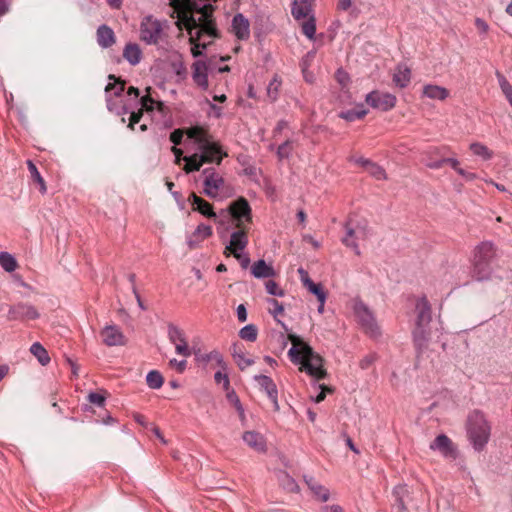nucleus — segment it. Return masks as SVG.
Returning a JSON list of instances; mask_svg holds the SVG:
<instances>
[{
  "label": "nucleus",
  "instance_id": "nucleus-50",
  "mask_svg": "<svg viewBox=\"0 0 512 512\" xmlns=\"http://www.w3.org/2000/svg\"><path fill=\"white\" fill-rule=\"evenodd\" d=\"M285 488L290 492L298 491V485L289 475L284 474Z\"/></svg>",
  "mask_w": 512,
  "mask_h": 512
},
{
  "label": "nucleus",
  "instance_id": "nucleus-21",
  "mask_svg": "<svg viewBox=\"0 0 512 512\" xmlns=\"http://www.w3.org/2000/svg\"><path fill=\"white\" fill-rule=\"evenodd\" d=\"M243 441L252 449L257 452H264L266 449V442L264 437L255 431H247L242 436Z\"/></svg>",
  "mask_w": 512,
  "mask_h": 512
},
{
  "label": "nucleus",
  "instance_id": "nucleus-27",
  "mask_svg": "<svg viewBox=\"0 0 512 512\" xmlns=\"http://www.w3.org/2000/svg\"><path fill=\"white\" fill-rule=\"evenodd\" d=\"M423 96L443 101L449 96V91L445 87L428 84L423 87Z\"/></svg>",
  "mask_w": 512,
  "mask_h": 512
},
{
  "label": "nucleus",
  "instance_id": "nucleus-53",
  "mask_svg": "<svg viewBox=\"0 0 512 512\" xmlns=\"http://www.w3.org/2000/svg\"><path fill=\"white\" fill-rule=\"evenodd\" d=\"M214 379L217 383H224V387L227 389L229 387V378L226 373H222L221 371H218L214 375Z\"/></svg>",
  "mask_w": 512,
  "mask_h": 512
},
{
  "label": "nucleus",
  "instance_id": "nucleus-15",
  "mask_svg": "<svg viewBox=\"0 0 512 512\" xmlns=\"http://www.w3.org/2000/svg\"><path fill=\"white\" fill-rule=\"evenodd\" d=\"M102 342L109 347L123 346L127 339L121 329L116 325H106L100 331Z\"/></svg>",
  "mask_w": 512,
  "mask_h": 512
},
{
  "label": "nucleus",
  "instance_id": "nucleus-23",
  "mask_svg": "<svg viewBox=\"0 0 512 512\" xmlns=\"http://www.w3.org/2000/svg\"><path fill=\"white\" fill-rule=\"evenodd\" d=\"M192 200V204L194 205V210L200 212L202 215L208 218H216V213L213 211L212 205L197 196L195 193H192L190 196Z\"/></svg>",
  "mask_w": 512,
  "mask_h": 512
},
{
  "label": "nucleus",
  "instance_id": "nucleus-31",
  "mask_svg": "<svg viewBox=\"0 0 512 512\" xmlns=\"http://www.w3.org/2000/svg\"><path fill=\"white\" fill-rule=\"evenodd\" d=\"M281 85V78L277 74H275L267 86V97L270 99L271 102H274L278 99Z\"/></svg>",
  "mask_w": 512,
  "mask_h": 512
},
{
  "label": "nucleus",
  "instance_id": "nucleus-61",
  "mask_svg": "<svg viewBox=\"0 0 512 512\" xmlns=\"http://www.w3.org/2000/svg\"><path fill=\"white\" fill-rule=\"evenodd\" d=\"M228 398L235 404V407L236 409L241 413L243 414V408H242V405L240 403V400L239 398L235 395V394H229L228 395Z\"/></svg>",
  "mask_w": 512,
  "mask_h": 512
},
{
  "label": "nucleus",
  "instance_id": "nucleus-18",
  "mask_svg": "<svg viewBox=\"0 0 512 512\" xmlns=\"http://www.w3.org/2000/svg\"><path fill=\"white\" fill-rule=\"evenodd\" d=\"M430 449L438 450L444 457L455 459L457 456L451 440L444 434L435 438V440L430 444Z\"/></svg>",
  "mask_w": 512,
  "mask_h": 512
},
{
  "label": "nucleus",
  "instance_id": "nucleus-1",
  "mask_svg": "<svg viewBox=\"0 0 512 512\" xmlns=\"http://www.w3.org/2000/svg\"><path fill=\"white\" fill-rule=\"evenodd\" d=\"M187 134L189 138L194 139L199 144V153L183 158L185 161L184 171L186 173L198 171L205 163H216L219 165L223 157L227 155L222 153L221 148L216 143L208 139V136L201 128H191Z\"/></svg>",
  "mask_w": 512,
  "mask_h": 512
},
{
  "label": "nucleus",
  "instance_id": "nucleus-40",
  "mask_svg": "<svg viewBox=\"0 0 512 512\" xmlns=\"http://www.w3.org/2000/svg\"><path fill=\"white\" fill-rule=\"evenodd\" d=\"M366 171L369 173L370 176H372L376 180H386L387 179V174H386L385 169L375 162H372L371 164H369V167Z\"/></svg>",
  "mask_w": 512,
  "mask_h": 512
},
{
  "label": "nucleus",
  "instance_id": "nucleus-11",
  "mask_svg": "<svg viewBox=\"0 0 512 512\" xmlns=\"http://www.w3.org/2000/svg\"><path fill=\"white\" fill-rule=\"evenodd\" d=\"M167 328L168 338L170 342L175 345L176 353L184 357H189L191 350L188 346L184 331L172 323L168 324Z\"/></svg>",
  "mask_w": 512,
  "mask_h": 512
},
{
  "label": "nucleus",
  "instance_id": "nucleus-30",
  "mask_svg": "<svg viewBox=\"0 0 512 512\" xmlns=\"http://www.w3.org/2000/svg\"><path fill=\"white\" fill-rule=\"evenodd\" d=\"M30 352L37 358L42 366H46L50 362L47 350L39 343L35 342L30 347Z\"/></svg>",
  "mask_w": 512,
  "mask_h": 512
},
{
  "label": "nucleus",
  "instance_id": "nucleus-48",
  "mask_svg": "<svg viewBox=\"0 0 512 512\" xmlns=\"http://www.w3.org/2000/svg\"><path fill=\"white\" fill-rule=\"evenodd\" d=\"M377 359V355L375 353H370L364 356L359 363L361 369H368Z\"/></svg>",
  "mask_w": 512,
  "mask_h": 512
},
{
  "label": "nucleus",
  "instance_id": "nucleus-25",
  "mask_svg": "<svg viewBox=\"0 0 512 512\" xmlns=\"http://www.w3.org/2000/svg\"><path fill=\"white\" fill-rule=\"evenodd\" d=\"M411 80V71L410 69L403 64L397 66L395 73L393 75V82L396 86L400 88H405L408 86Z\"/></svg>",
  "mask_w": 512,
  "mask_h": 512
},
{
  "label": "nucleus",
  "instance_id": "nucleus-49",
  "mask_svg": "<svg viewBox=\"0 0 512 512\" xmlns=\"http://www.w3.org/2000/svg\"><path fill=\"white\" fill-rule=\"evenodd\" d=\"M88 400L90 403L95 404L99 407H102L105 402V396L101 395L99 393L92 392V393H89Z\"/></svg>",
  "mask_w": 512,
  "mask_h": 512
},
{
  "label": "nucleus",
  "instance_id": "nucleus-29",
  "mask_svg": "<svg viewBox=\"0 0 512 512\" xmlns=\"http://www.w3.org/2000/svg\"><path fill=\"white\" fill-rule=\"evenodd\" d=\"M211 235H212L211 226L205 225V224H200L197 226L196 230L193 233V237H196L197 240L189 239L187 244L191 249H193L198 245L199 242L210 237Z\"/></svg>",
  "mask_w": 512,
  "mask_h": 512
},
{
  "label": "nucleus",
  "instance_id": "nucleus-43",
  "mask_svg": "<svg viewBox=\"0 0 512 512\" xmlns=\"http://www.w3.org/2000/svg\"><path fill=\"white\" fill-rule=\"evenodd\" d=\"M393 495L396 498V503H405V498L409 495V490L406 485H398L393 490Z\"/></svg>",
  "mask_w": 512,
  "mask_h": 512
},
{
  "label": "nucleus",
  "instance_id": "nucleus-38",
  "mask_svg": "<svg viewBox=\"0 0 512 512\" xmlns=\"http://www.w3.org/2000/svg\"><path fill=\"white\" fill-rule=\"evenodd\" d=\"M257 335V327L253 324H248L239 331L240 338L250 342H254L257 339Z\"/></svg>",
  "mask_w": 512,
  "mask_h": 512
},
{
  "label": "nucleus",
  "instance_id": "nucleus-47",
  "mask_svg": "<svg viewBox=\"0 0 512 512\" xmlns=\"http://www.w3.org/2000/svg\"><path fill=\"white\" fill-rule=\"evenodd\" d=\"M306 288L317 297V300H323V296H326V293L322 289L320 284H316L314 282L309 283Z\"/></svg>",
  "mask_w": 512,
  "mask_h": 512
},
{
  "label": "nucleus",
  "instance_id": "nucleus-19",
  "mask_svg": "<svg viewBox=\"0 0 512 512\" xmlns=\"http://www.w3.org/2000/svg\"><path fill=\"white\" fill-rule=\"evenodd\" d=\"M97 43L101 48H109L116 42L114 31L106 24L98 27L96 32Z\"/></svg>",
  "mask_w": 512,
  "mask_h": 512
},
{
  "label": "nucleus",
  "instance_id": "nucleus-6",
  "mask_svg": "<svg viewBox=\"0 0 512 512\" xmlns=\"http://www.w3.org/2000/svg\"><path fill=\"white\" fill-rule=\"evenodd\" d=\"M165 26L166 22H161L151 15L145 16L140 23V40L147 45H160L167 38Z\"/></svg>",
  "mask_w": 512,
  "mask_h": 512
},
{
  "label": "nucleus",
  "instance_id": "nucleus-52",
  "mask_svg": "<svg viewBox=\"0 0 512 512\" xmlns=\"http://www.w3.org/2000/svg\"><path fill=\"white\" fill-rule=\"evenodd\" d=\"M143 115V110L139 109L137 112H132L130 115L129 127L134 129V125L137 124Z\"/></svg>",
  "mask_w": 512,
  "mask_h": 512
},
{
  "label": "nucleus",
  "instance_id": "nucleus-42",
  "mask_svg": "<svg viewBox=\"0 0 512 512\" xmlns=\"http://www.w3.org/2000/svg\"><path fill=\"white\" fill-rule=\"evenodd\" d=\"M498 83L501 88V91L505 95L506 99H509L512 97V85L509 83V81L500 73H497Z\"/></svg>",
  "mask_w": 512,
  "mask_h": 512
},
{
  "label": "nucleus",
  "instance_id": "nucleus-26",
  "mask_svg": "<svg viewBox=\"0 0 512 512\" xmlns=\"http://www.w3.org/2000/svg\"><path fill=\"white\" fill-rule=\"evenodd\" d=\"M251 273L255 278H268L275 275V270L261 259L254 262L251 267Z\"/></svg>",
  "mask_w": 512,
  "mask_h": 512
},
{
  "label": "nucleus",
  "instance_id": "nucleus-51",
  "mask_svg": "<svg viewBox=\"0 0 512 512\" xmlns=\"http://www.w3.org/2000/svg\"><path fill=\"white\" fill-rule=\"evenodd\" d=\"M169 364L170 366L176 368V370L179 372V373H182L184 372V370L186 369V366H187V362L186 360H180L178 361L177 359H171L169 361Z\"/></svg>",
  "mask_w": 512,
  "mask_h": 512
},
{
  "label": "nucleus",
  "instance_id": "nucleus-10",
  "mask_svg": "<svg viewBox=\"0 0 512 512\" xmlns=\"http://www.w3.org/2000/svg\"><path fill=\"white\" fill-rule=\"evenodd\" d=\"M247 231L248 228H236L231 234L229 244L225 247V255H233L236 259H241V251H243L248 244Z\"/></svg>",
  "mask_w": 512,
  "mask_h": 512
},
{
  "label": "nucleus",
  "instance_id": "nucleus-22",
  "mask_svg": "<svg viewBox=\"0 0 512 512\" xmlns=\"http://www.w3.org/2000/svg\"><path fill=\"white\" fill-rule=\"evenodd\" d=\"M192 78L201 88H208L207 67L204 62L197 61L193 64Z\"/></svg>",
  "mask_w": 512,
  "mask_h": 512
},
{
  "label": "nucleus",
  "instance_id": "nucleus-41",
  "mask_svg": "<svg viewBox=\"0 0 512 512\" xmlns=\"http://www.w3.org/2000/svg\"><path fill=\"white\" fill-rule=\"evenodd\" d=\"M233 358L241 370L246 369L247 367L251 366L254 363L253 359L247 358L241 351L238 352L234 350Z\"/></svg>",
  "mask_w": 512,
  "mask_h": 512
},
{
  "label": "nucleus",
  "instance_id": "nucleus-17",
  "mask_svg": "<svg viewBox=\"0 0 512 512\" xmlns=\"http://www.w3.org/2000/svg\"><path fill=\"white\" fill-rule=\"evenodd\" d=\"M231 27L239 40H247L250 37V23L243 14L238 13L233 17Z\"/></svg>",
  "mask_w": 512,
  "mask_h": 512
},
{
  "label": "nucleus",
  "instance_id": "nucleus-36",
  "mask_svg": "<svg viewBox=\"0 0 512 512\" xmlns=\"http://www.w3.org/2000/svg\"><path fill=\"white\" fill-rule=\"evenodd\" d=\"M146 382L149 388L159 389L162 387L164 379L160 372L152 370L147 374Z\"/></svg>",
  "mask_w": 512,
  "mask_h": 512
},
{
  "label": "nucleus",
  "instance_id": "nucleus-32",
  "mask_svg": "<svg viewBox=\"0 0 512 512\" xmlns=\"http://www.w3.org/2000/svg\"><path fill=\"white\" fill-rule=\"evenodd\" d=\"M471 152L481 157L484 160H490L493 157V152L484 144L480 142H474L470 144Z\"/></svg>",
  "mask_w": 512,
  "mask_h": 512
},
{
  "label": "nucleus",
  "instance_id": "nucleus-60",
  "mask_svg": "<svg viewBox=\"0 0 512 512\" xmlns=\"http://www.w3.org/2000/svg\"><path fill=\"white\" fill-rule=\"evenodd\" d=\"M444 163L449 164L456 172L461 168L456 158H444Z\"/></svg>",
  "mask_w": 512,
  "mask_h": 512
},
{
  "label": "nucleus",
  "instance_id": "nucleus-44",
  "mask_svg": "<svg viewBox=\"0 0 512 512\" xmlns=\"http://www.w3.org/2000/svg\"><path fill=\"white\" fill-rule=\"evenodd\" d=\"M293 147L290 141L282 143L277 150V156L280 160L287 159L292 153Z\"/></svg>",
  "mask_w": 512,
  "mask_h": 512
},
{
  "label": "nucleus",
  "instance_id": "nucleus-8",
  "mask_svg": "<svg viewBox=\"0 0 512 512\" xmlns=\"http://www.w3.org/2000/svg\"><path fill=\"white\" fill-rule=\"evenodd\" d=\"M227 210L235 228H248V225L252 222V209L244 197L231 202Z\"/></svg>",
  "mask_w": 512,
  "mask_h": 512
},
{
  "label": "nucleus",
  "instance_id": "nucleus-9",
  "mask_svg": "<svg viewBox=\"0 0 512 512\" xmlns=\"http://www.w3.org/2000/svg\"><path fill=\"white\" fill-rule=\"evenodd\" d=\"M354 313L357 318V321L363 328V330L369 335L375 337L380 334L379 327L377 322L372 314V312L368 309V307L362 302H356L354 304Z\"/></svg>",
  "mask_w": 512,
  "mask_h": 512
},
{
  "label": "nucleus",
  "instance_id": "nucleus-33",
  "mask_svg": "<svg viewBox=\"0 0 512 512\" xmlns=\"http://www.w3.org/2000/svg\"><path fill=\"white\" fill-rule=\"evenodd\" d=\"M366 114H367V110L364 109L363 106H360V107H357V108H354V109H350V110H347V111H342L339 114V117L344 119V120H346V121L352 122V121H355L357 119L363 118Z\"/></svg>",
  "mask_w": 512,
  "mask_h": 512
},
{
  "label": "nucleus",
  "instance_id": "nucleus-57",
  "mask_svg": "<svg viewBox=\"0 0 512 512\" xmlns=\"http://www.w3.org/2000/svg\"><path fill=\"white\" fill-rule=\"evenodd\" d=\"M298 273H299V276H300V279H301V282L303 283V285L306 287L307 285H309V283H312L313 281L310 279L309 277V274L308 272L303 269V268H299L298 269Z\"/></svg>",
  "mask_w": 512,
  "mask_h": 512
},
{
  "label": "nucleus",
  "instance_id": "nucleus-39",
  "mask_svg": "<svg viewBox=\"0 0 512 512\" xmlns=\"http://www.w3.org/2000/svg\"><path fill=\"white\" fill-rule=\"evenodd\" d=\"M27 165H28V170L31 174L32 179L39 184L40 192L42 194H44L46 192V185H45L44 179L40 175L36 165L30 160L27 162Z\"/></svg>",
  "mask_w": 512,
  "mask_h": 512
},
{
  "label": "nucleus",
  "instance_id": "nucleus-13",
  "mask_svg": "<svg viewBox=\"0 0 512 512\" xmlns=\"http://www.w3.org/2000/svg\"><path fill=\"white\" fill-rule=\"evenodd\" d=\"M203 174L205 175L204 179V193L210 198H216L218 196V191L224 185L223 177L215 171L214 168L204 169Z\"/></svg>",
  "mask_w": 512,
  "mask_h": 512
},
{
  "label": "nucleus",
  "instance_id": "nucleus-64",
  "mask_svg": "<svg viewBox=\"0 0 512 512\" xmlns=\"http://www.w3.org/2000/svg\"><path fill=\"white\" fill-rule=\"evenodd\" d=\"M323 512H343L342 508L338 505L325 506Z\"/></svg>",
  "mask_w": 512,
  "mask_h": 512
},
{
  "label": "nucleus",
  "instance_id": "nucleus-14",
  "mask_svg": "<svg viewBox=\"0 0 512 512\" xmlns=\"http://www.w3.org/2000/svg\"><path fill=\"white\" fill-rule=\"evenodd\" d=\"M365 100L371 107L382 111H388L396 104V97L394 95L377 91L368 93Z\"/></svg>",
  "mask_w": 512,
  "mask_h": 512
},
{
  "label": "nucleus",
  "instance_id": "nucleus-54",
  "mask_svg": "<svg viewBox=\"0 0 512 512\" xmlns=\"http://www.w3.org/2000/svg\"><path fill=\"white\" fill-rule=\"evenodd\" d=\"M140 102H141V106H142V110L145 109V110H152L153 109V103H154V100L146 95V96H143L141 99H140Z\"/></svg>",
  "mask_w": 512,
  "mask_h": 512
},
{
  "label": "nucleus",
  "instance_id": "nucleus-56",
  "mask_svg": "<svg viewBox=\"0 0 512 512\" xmlns=\"http://www.w3.org/2000/svg\"><path fill=\"white\" fill-rule=\"evenodd\" d=\"M182 137H183V132L179 129H176L174 130L171 134H170V140L171 142H173L175 145H178L181 143L182 141Z\"/></svg>",
  "mask_w": 512,
  "mask_h": 512
},
{
  "label": "nucleus",
  "instance_id": "nucleus-5",
  "mask_svg": "<svg viewBox=\"0 0 512 512\" xmlns=\"http://www.w3.org/2000/svg\"><path fill=\"white\" fill-rule=\"evenodd\" d=\"M313 0H294L291 13L300 22L303 34L313 40L316 33V20L312 9Z\"/></svg>",
  "mask_w": 512,
  "mask_h": 512
},
{
  "label": "nucleus",
  "instance_id": "nucleus-12",
  "mask_svg": "<svg viewBox=\"0 0 512 512\" xmlns=\"http://www.w3.org/2000/svg\"><path fill=\"white\" fill-rule=\"evenodd\" d=\"M7 318L9 320H34L39 318L37 309L29 303H17L9 307Z\"/></svg>",
  "mask_w": 512,
  "mask_h": 512
},
{
  "label": "nucleus",
  "instance_id": "nucleus-58",
  "mask_svg": "<svg viewBox=\"0 0 512 512\" xmlns=\"http://www.w3.org/2000/svg\"><path fill=\"white\" fill-rule=\"evenodd\" d=\"M237 317L240 322H245L247 320V310L244 304L238 305Z\"/></svg>",
  "mask_w": 512,
  "mask_h": 512
},
{
  "label": "nucleus",
  "instance_id": "nucleus-45",
  "mask_svg": "<svg viewBox=\"0 0 512 512\" xmlns=\"http://www.w3.org/2000/svg\"><path fill=\"white\" fill-rule=\"evenodd\" d=\"M268 303L270 304L269 313L280 323L277 317L284 312L283 305L275 299H268Z\"/></svg>",
  "mask_w": 512,
  "mask_h": 512
},
{
  "label": "nucleus",
  "instance_id": "nucleus-24",
  "mask_svg": "<svg viewBox=\"0 0 512 512\" xmlns=\"http://www.w3.org/2000/svg\"><path fill=\"white\" fill-rule=\"evenodd\" d=\"M123 57L129 64L133 66L137 65L142 58V51L139 45L136 43L126 44L123 49Z\"/></svg>",
  "mask_w": 512,
  "mask_h": 512
},
{
  "label": "nucleus",
  "instance_id": "nucleus-16",
  "mask_svg": "<svg viewBox=\"0 0 512 512\" xmlns=\"http://www.w3.org/2000/svg\"><path fill=\"white\" fill-rule=\"evenodd\" d=\"M254 379L273 403L274 411H279L278 391L273 380L266 375H256Z\"/></svg>",
  "mask_w": 512,
  "mask_h": 512
},
{
  "label": "nucleus",
  "instance_id": "nucleus-34",
  "mask_svg": "<svg viewBox=\"0 0 512 512\" xmlns=\"http://www.w3.org/2000/svg\"><path fill=\"white\" fill-rule=\"evenodd\" d=\"M0 265L6 272H13L17 268V261L13 255L8 252L0 253Z\"/></svg>",
  "mask_w": 512,
  "mask_h": 512
},
{
  "label": "nucleus",
  "instance_id": "nucleus-62",
  "mask_svg": "<svg viewBox=\"0 0 512 512\" xmlns=\"http://www.w3.org/2000/svg\"><path fill=\"white\" fill-rule=\"evenodd\" d=\"M444 158L437 161H429L426 163V166L431 169H440L444 165Z\"/></svg>",
  "mask_w": 512,
  "mask_h": 512
},
{
  "label": "nucleus",
  "instance_id": "nucleus-2",
  "mask_svg": "<svg viewBox=\"0 0 512 512\" xmlns=\"http://www.w3.org/2000/svg\"><path fill=\"white\" fill-rule=\"evenodd\" d=\"M292 347L288 355L293 363L300 364V370L305 371L317 380L324 379L327 375L323 368V358L304 342L299 336L290 334Z\"/></svg>",
  "mask_w": 512,
  "mask_h": 512
},
{
  "label": "nucleus",
  "instance_id": "nucleus-37",
  "mask_svg": "<svg viewBox=\"0 0 512 512\" xmlns=\"http://www.w3.org/2000/svg\"><path fill=\"white\" fill-rule=\"evenodd\" d=\"M198 360H201L206 363L213 361L221 368H226V364L224 362L222 354L216 350H213L205 355L200 356Z\"/></svg>",
  "mask_w": 512,
  "mask_h": 512
},
{
  "label": "nucleus",
  "instance_id": "nucleus-4",
  "mask_svg": "<svg viewBox=\"0 0 512 512\" xmlns=\"http://www.w3.org/2000/svg\"><path fill=\"white\" fill-rule=\"evenodd\" d=\"M496 256V249L493 243L484 241L478 244L473 251L472 264L473 273L477 280H492L494 278L491 263ZM495 278L502 276L495 275Z\"/></svg>",
  "mask_w": 512,
  "mask_h": 512
},
{
  "label": "nucleus",
  "instance_id": "nucleus-59",
  "mask_svg": "<svg viewBox=\"0 0 512 512\" xmlns=\"http://www.w3.org/2000/svg\"><path fill=\"white\" fill-rule=\"evenodd\" d=\"M457 173L462 176L467 181H472L477 178V175L472 172H467L464 169L460 168Z\"/></svg>",
  "mask_w": 512,
  "mask_h": 512
},
{
  "label": "nucleus",
  "instance_id": "nucleus-7",
  "mask_svg": "<svg viewBox=\"0 0 512 512\" xmlns=\"http://www.w3.org/2000/svg\"><path fill=\"white\" fill-rule=\"evenodd\" d=\"M468 435L476 450H482L490 436V426L481 412H473L468 419Z\"/></svg>",
  "mask_w": 512,
  "mask_h": 512
},
{
  "label": "nucleus",
  "instance_id": "nucleus-63",
  "mask_svg": "<svg viewBox=\"0 0 512 512\" xmlns=\"http://www.w3.org/2000/svg\"><path fill=\"white\" fill-rule=\"evenodd\" d=\"M475 24L482 32L488 31V24L484 20L477 18Z\"/></svg>",
  "mask_w": 512,
  "mask_h": 512
},
{
  "label": "nucleus",
  "instance_id": "nucleus-28",
  "mask_svg": "<svg viewBox=\"0 0 512 512\" xmlns=\"http://www.w3.org/2000/svg\"><path fill=\"white\" fill-rule=\"evenodd\" d=\"M306 484L314 495L321 501L326 502L329 499V491L322 485H320L313 477H304Z\"/></svg>",
  "mask_w": 512,
  "mask_h": 512
},
{
  "label": "nucleus",
  "instance_id": "nucleus-55",
  "mask_svg": "<svg viewBox=\"0 0 512 512\" xmlns=\"http://www.w3.org/2000/svg\"><path fill=\"white\" fill-rule=\"evenodd\" d=\"M350 160L353 161L355 164L362 166L365 170H367L369 164L373 162L364 157H352Z\"/></svg>",
  "mask_w": 512,
  "mask_h": 512
},
{
  "label": "nucleus",
  "instance_id": "nucleus-20",
  "mask_svg": "<svg viewBox=\"0 0 512 512\" xmlns=\"http://www.w3.org/2000/svg\"><path fill=\"white\" fill-rule=\"evenodd\" d=\"M109 79L113 80V83H108L105 88L106 92V102L109 110H112V98L114 95L116 97L120 96L125 89V82L121 80H117L114 75H109Z\"/></svg>",
  "mask_w": 512,
  "mask_h": 512
},
{
  "label": "nucleus",
  "instance_id": "nucleus-3",
  "mask_svg": "<svg viewBox=\"0 0 512 512\" xmlns=\"http://www.w3.org/2000/svg\"><path fill=\"white\" fill-rule=\"evenodd\" d=\"M416 327L413 331L414 345L418 353L427 348L430 338L429 324L432 319L431 305L425 296L419 298L415 305Z\"/></svg>",
  "mask_w": 512,
  "mask_h": 512
},
{
  "label": "nucleus",
  "instance_id": "nucleus-35",
  "mask_svg": "<svg viewBox=\"0 0 512 512\" xmlns=\"http://www.w3.org/2000/svg\"><path fill=\"white\" fill-rule=\"evenodd\" d=\"M355 230L348 225L346 226V235L342 239L345 246L354 250L355 254L360 255V250L356 242Z\"/></svg>",
  "mask_w": 512,
  "mask_h": 512
},
{
  "label": "nucleus",
  "instance_id": "nucleus-46",
  "mask_svg": "<svg viewBox=\"0 0 512 512\" xmlns=\"http://www.w3.org/2000/svg\"><path fill=\"white\" fill-rule=\"evenodd\" d=\"M265 288L268 294L273 296H283L284 291L278 286V284L273 280H268L265 283Z\"/></svg>",
  "mask_w": 512,
  "mask_h": 512
}]
</instances>
